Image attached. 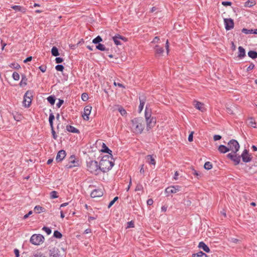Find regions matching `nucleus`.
<instances>
[{
  "label": "nucleus",
  "instance_id": "nucleus-43",
  "mask_svg": "<svg viewBox=\"0 0 257 257\" xmlns=\"http://www.w3.org/2000/svg\"><path fill=\"white\" fill-rule=\"evenodd\" d=\"M12 76L15 80H19L20 79V75L17 72H14Z\"/></svg>",
  "mask_w": 257,
  "mask_h": 257
},
{
  "label": "nucleus",
  "instance_id": "nucleus-3",
  "mask_svg": "<svg viewBox=\"0 0 257 257\" xmlns=\"http://www.w3.org/2000/svg\"><path fill=\"white\" fill-rule=\"evenodd\" d=\"M87 170L92 174L97 175L100 172V167L96 161L90 160L87 162Z\"/></svg>",
  "mask_w": 257,
  "mask_h": 257
},
{
  "label": "nucleus",
  "instance_id": "nucleus-20",
  "mask_svg": "<svg viewBox=\"0 0 257 257\" xmlns=\"http://www.w3.org/2000/svg\"><path fill=\"white\" fill-rule=\"evenodd\" d=\"M198 247L202 249L204 251H205L206 252H209L210 251L209 248L203 241H201L199 242V245H198Z\"/></svg>",
  "mask_w": 257,
  "mask_h": 257
},
{
  "label": "nucleus",
  "instance_id": "nucleus-7",
  "mask_svg": "<svg viewBox=\"0 0 257 257\" xmlns=\"http://www.w3.org/2000/svg\"><path fill=\"white\" fill-rule=\"evenodd\" d=\"M224 22L225 25V28L226 30H230L234 27V22L233 20L230 18L224 19Z\"/></svg>",
  "mask_w": 257,
  "mask_h": 257
},
{
  "label": "nucleus",
  "instance_id": "nucleus-35",
  "mask_svg": "<svg viewBox=\"0 0 257 257\" xmlns=\"http://www.w3.org/2000/svg\"><path fill=\"white\" fill-rule=\"evenodd\" d=\"M254 4H255L254 0H248V1L245 3V6L248 7H251L253 6Z\"/></svg>",
  "mask_w": 257,
  "mask_h": 257
},
{
  "label": "nucleus",
  "instance_id": "nucleus-17",
  "mask_svg": "<svg viewBox=\"0 0 257 257\" xmlns=\"http://www.w3.org/2000/svg\"><path fill=\"white\" fill-rule=\"evenodd\" d=\"M103 195V191L101 189H95L91 193V197L92 198L99 197Z\"/></svg>",
  "mask_w": 257,
  "mask_h": 257
},
{
  "label": "nucleus",
  "instance_id": "nucleus-53",
  "mask_svg": "<svg viewBox=\"0 0 257 257\" xmlns=\"http://www.w3.org/2000/svg\"><path fill=\"white\" fill-rule=\"evenodd\" d=\"M33 257H46L43 255V253L41 252H37L34 255Z\"/></svg>",
  "mask_w": 257,
  "mask_h": 257
},
{
  "label": "nucleus",
  "instance_id": "nucleus-46",
  "mask_svg": "<svg viewBox=\"0 0 257 257\" xmlns=\"http://www.w3.org/2000/svg\"><path fill=\"white\" fill-rule=\"evenodd\" d=\"M118 197H114L113 198V199L112 201H111L110 202V203H109V204L108 205V208H110L113 205V204L114 203V202L118 200Z\"/></svg>",
  "mask_w": 257,
  "mask_h": 257
},
{
  "label": "nucleus",
  "instance_id": "nucleus-5",
  "mask_svg": "<svg viewBox=\"0 0 257 257\" xmlns=\"http://www.w3.org/2000/svg\"><path fill=\"white\" fill-rule=\"evenodd\" d=\"M33 92L31 91L28 90L25 94L23 100V105L26 107H29L32 102V97H33Z\"/></svg>",
  "mask_w": 257,
  "mask_h": 257
},
{
  "label": "nucleus",
  "instance_id": "nucleus-25",
  "mask_svg": "<svg viewBox=\"0 0 257 257\" xmlns=\"http://www.w3.org/2000/svg\"><path fill=\"white\" fill-rule=\"evenodd\" d=\"M218 150L221 153H225L229 151L228 148L222 145L219 146Z\"/></svg>",
  "mask_w": 257,
  "mask_h": 257
},
{
  "label": "nucleus",
  "instance_id": "nucleus-36",
  "mask_svg": "<svg viewBox=\"0 0 257 257\" xmlns=\"http://www.w3.org/2000/svg\"><path fill=\"white\" fill-rule=\"evenodd\" d=\"M48 101L52 105H53L55 102V97L53 96H49L47 98Z\"/></svg>",
  "mask_w": 257,
  "mask_h": 257
},
{
  "label": "nucleus",
  "instance_id": "nucleus-58",
  "mask_svg": "<svg viewBox=\"0 0 257 257\" xmlns=\"http://www.w3.org/2000/svg\"><path fill=\"white\" fill-rule=\"evenodd\" d=\"M222 5L224 6H231V3L230 2H222Z\"/></svg>",
  "mask_w": 257,
  "mask_h": 257
},
{
  "label": "nucleus",
  "instance_id": "nucleus-54",
  "mask_svg": "<svg viewBox=\"0 0 257 257\" xmlns=\"http://www.w3.org/2000/svg\"><path fill=\"white\" fill-rule=\"evenodd\" d=\"M64 103V101L62 99H59V102L57 103V106L59 108Z\"/></svg>",
  "mask_w": 257,
  "mask_h": 257
},
{
  "label": "nucleus",
  "instance_id": "nucleus-40",
  "mask_svg": "<svg viewBox=\"0 0 257 257\" xmlns=\"http://www.w3.org/2000/svg\"><path fill=\"white\" fill-rule=\"evenodd\" d=\"M248 125L250 126L254 127V128L256 127L255 122L254 120L252 118H250V119H249Z\"/></svg>",
  "mask_w": 257,
  "mask_h": 257
},
{
  "label": "nucleus",
  "instance_id": "nucleus-47",
  "mask_svg": "<svg viewBox=\"0 0 257 257\" xmlns=\"http://www.w3.org/2000/svg\"><path fill=\"white\" fill-rule=\"evenodd\" d=\"M55 69L58 71H63L64 66L62 65L59 64L56 66Z\"/></svg>",
  "mask_w": 257,
  "mask_h": 257
},
{
  "label": "nucleus",
  "instance_id": "nucleus-32",
  "mask_svg": "<svg viewBox=\"0 0 257 257\" xmlns=\"http://www.w3.org/2000/svg\"><path fill=\"white\" fill-rule=\"evenodd\" d=\"M248 55L252 59H255L257 58V52L254 51H249L248 52Z\"/></svg>",
  "mask_w": 257,
  "mask_h": 257
},
{
  "label": "nucleus",
  "instance_id": "nucleus-41",
  "mask_svg": "<svg viewBox=\"0 0 257 257\" xmlns=\"http://www.w3.org/2000/svg\"><path fill=\"white\" fill-rule=\"evenodd\" d=\"M54 236L57 238H61L62 236V235L58 230H55L54 232Z\"/></svg>",
  "mask_w": 257,
  "mask_h": 257
},
{
  "label": "nucleus",
  "instance_id": "nucleus-31",
  "mask_svg": "<svg viewBox=\"0 0 257 257\" xmlns=\"http://www.w3.org/2000/svg\"><path fill=\"white\" fill-rule=\"evenodd\" d=\"M207 255L202 251H199L197 253H193L192 257H207Z\"/></svg>",
  "mask_w": 257,
  "mask_h": 257
},
{
  "label": "nucleus",
  "instance_id": "nucleus-63",
  "mask_svg": "<svg viewBox=\"0 0 257 257\" xmlns=\"http://www.w3.org/2000/svg\"><path fill=\"white\" fill-rule=\"evenodd\" d=\"M14 253L16 256V257H19V250L16 248L14 249Z\"/></svg>",
  "mask_w": 257,
  "mask_h": 257
},
{
  "label": "nucleus",
  "instance_id": "nucleus-42",
  "mask_svg": "<svg viewBox=\"0 0 257 257\" xmlns=\"http://www.w3.org/2000/svg\"><path fill=\"white\" fill-rule=\"evenodd\" d=\"M241 32L243 33H244L245 34H252L253 30L252 29L248 30L246 28H243L242 29Z\"/></svg>",
  "mask_w": 257,
  "mask_h": 257
},
{
  "label": "nucleus",
  "instance_id": "nucleus-23",
  "mask_svg": "<svg viewBox=\"0 0 257 257\" xmlns=\"http://www.w3.org/2000/svg\"><path fill=\"white\" fill-rule=\"evenodd\" d=\"M164 52V49L162 47H159L158 45H156L155 47V52L157 56H160Z\"/></svg>",
  "mask_w": 257,
  "mask_h": 257
},
{
  "label": "nucleus",
  "instance_id": "nucleus-29",
  "mask_svg": "<svg viewBox=\"0 0 257 257\" xmlns=\"http://www.w3.org/2000/svg\"><path fill=\"white\" fill-rule=\"evenodd\" d=\"M34 210L37 213H40L45 211V209L44 208L38 205L36 206L34 208Z\"/></svg>",
  "mask_w": 257,
  "mask_h": 257
},
{
  "label": "nucleus",
  "instance_id": "nucleus-64",
  "mask_svg": "<svg viewBox=\"0 0 257 257\" xmlns=\"http://www.w3.org/2000/svg\"><path fill=\"white\" fill-rule=\"evenodd\" d=\"M32 59V57L31 56H30V57H28V58H27L24 61V63H27L28 62H29V61H31Z\"/></svg>",
  "mask_w": 257,
  "mask_h": 257
},
{
  "label": "nucleus",
  "instance_id": "nucleus-34",
  "mask_svg": "<svg viewBox=\"0 0 257 257\" xmlns=\"http://www.w3.org/2000/svg\"><path fill=\"white\" fill-rule=\"evenodd\" d=\"M55 117L53 113H51L50 114L49 118V121L50 123V125L51 126V128H53V120L54 119Z\"/></svg>",
  "mask_w": 257,
  "mask_h": 257
},
{
  "label": "nucleus",
  "instance_id": "nucleus-18",
  "mask_svg": "<svg viewBox=\"0 0 257 257\" xmlns=\"http://www.w3.org/2000/svg\"><path fill=\"white\" fill-rule=\"evenodd\" d=\"M59 250L57 248H53L50 250V257H59Z\"/></svg>",
  "mask_w": 257,
  "mask_h": 257
},
{
  "label": "nucleus",
  "instance_id": "nucleus-4",
  "mask_svg": "<svg viewBox=\"0 0 257 257\" xmlns=\"http://www.w3.org/2000/svg\"><path fill=\"white\" fill-rule=\"evenodd\" d=\"M44 239V237L42 234H34L31 237L30 241L33 244L38 245L42 244Z\"/></svg>",
  "mask_w": 257,
  "mask_h": 257
},
{
  "label": "nucleus",
  "instance_id": "nucleus-30",
  "mask_svg": "<svg viewBox=\"0 0 257 257\" xmlns=\"http://www.w3.org/2000/svg\"><path fill=\"white\" fill-rule=\"evenodd\" d=\"M139 99H140V105L139 106V112L140 113L143 109V108H144V105L145 103V100L141 99V97H139Z\"/></svg>",
  "mask_w": 257,
  "mask_h": 257
},
{
  "label": "nucleus",
  "instance_id": "nucleus-24",
  "mask_svg": "<svg viewBox=\"0 0 257 257\" xmlns=\"http://www.w3.org/2000/svg\"><path fill=\"white\" fill-rule=\"evenodd\" d=\"M101 151L104 153H108L109 156H112L111 154L112 151L108 148L104 143H103L102 144V149Z\"/></svg>",
  "mask_w": 257,
  "mask_h": 257
},
{
  "label": "nucleus",
  "instance_id": "nucleus-45",
  "mask_svg": "<svg viewBox=\"0 0 257 257\" xmlns=\"http://www.w3.org/2000/svg\"><path fill=\"white\" fill-rule=\"evenodd\" d=\"M42 230L45 231L47 234L48 235H49L51 234V229L49 228V227H46V226H44L43 228H42Z\"/></svg>",
  "mask_w": 257,
  "mask_h": 257
},
{
  "label": "nucleus",
  "instance_id": "nucleus-21",
  "mask_svg": "<svg viewBox=\"0 0 257 257\" xmlns=\"http://www.w3.org/2000/svg\"><path fill=\"white\" fill-rule=\"evenodd\" d=\"M145 119H148L149 118H150L152 117V110L150 108L148 105L146 106V109H145Z\"/></svg>",
  "mask_w": 257,
  "mask_h": 257
},
{
  "label": "nucleus",
  "instance_id": "nucleus-61",
  "mask_svg": "<svg viewBox=\"0 0 257 257\" xmlns=\"http://www.w3.org/2000/svg\"><path fill=\"white\" fill-rule=\"evenodd\" d=\"M33 212L32 211H30L28 214H26V215H25L24 216V219H27L30 215H31L32 214Z\"/></svg>",
  "mask_w": 257,
  "mask_h": 257
},
{
  "label": "nucleus",
  "instance_id": "nucleus-15",
  "mask_svg": "<svg viewBox=\"0 0 257 257\" xmlns=\"http://www.w3.org/2000/svg\"><path fill=\"white\" fill-rule=\"evenodd\" d=\"M112 39H113L114 43L116 45H119L121 44L120 43V40H121L123 41H126L125 38H124L119 35H117L114 36V37H112Z\"/></svg>",
  "mask_w": 257,
  "mask_h": 257
},
{
  "label": "nucleus",
  "instance_id": "nucleus-62",
  "mask_svg": "<svg viewBox=\"0 0 257 257\" xmlns=\"http://www.w3.org/2000/svg\"><path fill=\"white\" fill-rule=\"evenodd\" d=\"M153 200L152 199H149L147 200V204L148 205H151L153 204Z\"/></svg>",
  "mask_w": 257,
  "mask_h": 257
},
{
  "label": "nucleus",
  "instance_id": "nucleus-48",
  "mask_svg": "<svg viewBox=\"0 0 257 257\" xmlns=\"http://www.w3.org/2000/svg\"><path fill=\"white\" fill-rule=\"evenodd\" d=\"M81 98L84 101L87 100L88 99V94L86 93H82V94L81 95Z\"/></svg>",
  "mask_w": 257,
  "mask_h": 257
},
{
  "label": "nucleus",
  "instance_id": "nucleus-26",
  "mask_svg": "<svg viewBox=\"0 0 257 257\" xmlns=\"http://www.w3.org/2000/svg\"><path fill=\"white\" fill-rule=\"evenodd\" d=\"M66 130L67 131L71 132V133H79L78 130L74 126L70 125H68L66 126Z\"/></svg>",
  "mask_w": 257,
  "mask_h": 257
},
{
  "label": "nucleus",
  "instance_id": "nucleus-38",
  "mask_svg": "<svg viewBox=\"0 0 257 257\" xmlns=\"http://www.w3.org/2000/svg\"><path fill=\"white\" fill-rule=\"evenodd\" d=\"M204 167L206 170H210L212 168V164L209 162H207L205 163Z\"/></svg>",
  "mask_w": 257,
  "mask_h": 257
},
{
  "label": "nucleus",
  "instance_id": "nucleus-6",
  "mask_svg": "<svg viewBox=\"0 0 257 257\" xmlns=\"http://www.w3.org/2000/svg\"><path fill=\"white\" fill-rule=\"evenodd\" d=\"M228 148L229 151H231L233 153L236 154L239 150V145L236 140H231L228 143Z\"/></svg>",
  "mask_w": 257,
  "mask_h": 257
},
{
  "label": "nucleus",
  "instance_id": "nucleus-55",
  "mask_svg": "<svg viewBox=\"0 0 257 257\" xmlns=\"http://www.w3.org/2000/svg\"><path fill=\"white\" fill-rule=\"evenodd\" d=\"M119 111L122 115H124L126 113V112L125 109L123 108H119Z\"/></svg>",
  "mask_w": 257,
  "mask_h": 257
},
{
  "label": "nucleus",
  "instance_id": "nucleus-10",
  "mask_svg": "<svg viewBox=\"0 0 257 257\" xmlns=\"http://www.w3.org/2000/svg\"><path fill=\"white\" fill-rule=\"evenodd\" d=\"M227 157L232 160L235 163V165H238L240 163V157L237 156L236 154L229 153L227 154Z\"/></svg>",
  "mask_w": 257,
  "mask_h": 257
},
{
  "label": "nucleus",
  "instance_id": "nucleus-14",
  "mask_svg": "<svg viewBox=\"0 0 257 257\" xmlns=\"http://www.w3.org/2000/svg\"><path fill=\"white\" fill-rule=\"evenodd\" d=\"M193 105L196 109L199 110L201 112H204L206 110L204 104L203 103L194 100L193 102Z\"/></svg>",
  "mask_w": 257,
  "mask_h": 257
},
{
  "label": "nucleus",
  "instance_id": "nucleus-51",
  "mask_svg": "<svg viewBox=\"0 0 257 257\" xmlns=\"http://www.w3.org/2000/svg\"><path fill=\"white\" fill-rule=\"evenodd\" d=\"M193 134H194V132H191V133L190 134V135H189V137H188V141L191 142H192L193 141Z\"/></svg>",
  "mask_w": 257,
  "mask_h": 257
},
{
  "label": "nucleus",
  "instance_id": "nucleus-16",
  "mask_svg": "<svg viewBox=\"0 0 257 257\" xmlns=\"http://www.w3.org/2000/svg\"><path fill=\"white\" fill-rule=\"evenodd\" d=\"M66 156V152L64 150H60L57 153L56 160L57 162H61Z\"/></svg>",
  "mask_w": 257,
  "mask_h": 257
},
{
  "label": "nucleus",
  "instance_id": "nucleus-59",
  "mask_svg": "<svg viewBox=\"0 0 257 257\" xmlns=\"http://www.w3.org/2000/svg\"><path fill=\"white\" fill-rule=\"evenodd\" d=\"M11 67L16 69L20 68V66L18 64L15 63L12 64Z\"/></svg>",
  "mask_w": 257,
  "mask_h": 257
},
{
  "label": "nucleus",
  "instance_id": "nucleus-1",
  "mask_svg": "<svg viewBox=\"0 0 257 257\" xmlns=\"http://www.w3.org/2000/svg\"><path fill=\"white\" fill-rule=\"evenodd\" d=\"M112 160V156H109V155L104 156L99 163L100 171L103 172H106L110 170L114 165Z\"/></svg>",
  "mask_w": 257,
  "mask_h": 257
},
{
  "label": "nucleus",
  "instance_id": "nucleus-60",
  "mask_svg": "<svg viewBox=\"0 0 257 257\" xmlns=\"http://www.w3.org/2000/svg\"><path fill=\"white\" fill-rule=\"evenodd\" d=\"M39 68L42 72H45L46 70V67L44 66H41Z\"/></svg>",
  "mask_w": 257,
  "mask_h": 257
},
{
  "label": "nucleus",
  "instance_id": "nucleus-28",
  "mask_svg": "<svg viewBox=\"0 0 257 257\" xmlns=\"http://www.w3.org/2000/svg\"><path fill=\"white\" fill-rule=\"evenodd\" d=\"M27 84V78L25 75H22V79L20 83V86L21 87L26 86Z\"/></svg>",
  "mask_w": 257,
  "mask_h": 257
},
{
  "label": "nucleus",
  "instance_id": "nucleus-27",
  "mask_svg": "<svg viewBox=\"0 0 257 257\" xmlns=\"http://www.w3.org/2000/svg\"><path fill=\"white\" fill-rule=\"evenodd\" d=\"M146 159L148 160V162L150 164H152L153 165H155L156 164V161L155 159L153 157L152 155H148L146 156Z\"/></svg>",
  "mask_w": 257,
  "mask_h": 257
},
{
  "label": "nucleus",
  "instance_id": "nucleus-8",
  "mask_svg": "<svg viewBox=\"0 0 257 257\" xmlns=\"http://www.w3.org/2000/svg\"><path fill=\"white\" fill-rule=\"evenodd\" d=\"M181 188L180 186L178 185L170 186L167 188L165 191L168 194L176 193L180 191Z\"/></svg>",
  "mask_w": 257,
  "mask_h": 257
},
{
  "label": "nucleus",
  "instance_id": "nucleus-22",
  "mask_svg": "<svg viewBox=\"0 0 257 257\" xmlns=\"http://www.w3.org/2000/svg\"><path fill=\"white\" fill-rule=\"evenodd\" d=\"M11 8L15 10L16 12H21L23 13H25L26 12V9L20 6H13L11 7Z\"/></svg>",
  "mask_w": 257,
  "mask_h": 257
},
{
  "label": "nucleus",
  "instance_id": "nucleus-56",
  "mask_svg": "<svg viewBox=\"0 0 257 257\" xmlns=\"http://www.w3.org/2000/svg\"><path fill=\"white\" fill-rule=\"evenodd\" d=\"M221 137L220 135H214L213 137V139L214 141L219 140L221 139Z\"/></svg>",
  "mask_w": 257,
  "mask_h": 257
},
{
  "label": "nucleus",
  "instance_id": "nucleus-39",
  "mask_svg": "<svg viewBox=\"0 0 257 257\" xmlns=\"http://www.w3.org/2000/svg\"><path fill=\"white\" fill-rule=\"evenodd\" d=\"M96 49H97L98 50H100V51H104L106 50V48H105L104 45L103 44H101L100 43H99L96 46Z\"/></svg>",
  "mask_w": 257,
  "mask_h": 257
},
{
  "label": "nucleus",
  "instance_id": "nucleus-37",
  "mask_svg": "<svg viewBox=\"0 0 257 257\" xmlns=\"http://www.w3.org/2000/svg\"><path fill=\"white\" fill-rule=\"evenodd\" d=\"M102 41V39L101 38V37L99 36H98L97 37H96L95 38H94L92 42L94 44H99Z\"/></svg>",
  "mask_w": 257,
  "mask_h": 257
},
{
  "label": "nucleus",
  "instance_id": "nucleus-33",
  "mask_svg": "<svg viewBox=\"0 0 257 257\" xmlns=\"http://www.w3.org/2000/svg\"><path fill=\"white\" fill-rule=\"evenodd\" d=\"M52 55L54 56H58L59 55V53L57 48L55 46L53 47L51 49Z\"/></svg>",
  "mask_w": 257,
  "mask_h": 257
},
{
  "label": "nucleus",
  "instance_id": "nucleus-13",
  "mask_svg": "<svg viewBox=\"0 0 257 257\" xmlns=\"http://www.w3.org/2000/svg\"><path fill=\"white\" fill-rule=\"evenodd\" d=\"M147 129L149 130L154 127L156 124V120L154 117H152L148 119H146Z\"/></svg>",
  "mask_w": 257,
  "mask_h": 257
},
{
  "label": "nucleus",
  "instance_id": "nucleus-19",
  "mask_svg": "<svg viewBox=\"0 0 257 257\" xmlns=\"http://www.w3.org/2000/svg\"><path fill=\"white\" fill-rule=\"evenodd\" d=\"M238 52L237 57L239 59H242L245 56V49L241 46H239L238 48Z\"/></svg>",
  "mask_w": 257,
  "mask_h": 257
},
{
  "label": "nucleus",
  "instance_id": "nucleus-50",
  "mask_svg": "<svg viewBox=\"0 0 257 257\" xmlns=\"http://www.w3.org/2000/svg\"><path fill=\"white\" fill-rule=\"evenodd\" d=\"M55 61L56 63H61L63 61V59L61 57H57L55 59Z\"/></svg>",
  "mask_w": 257,
  "mask_h": 257
},
{
  "label": "nucleus",
  "instance_id": "nucleus-2",
  "mask_svg": "<svg viewBox=\"0 0 257 257\" xmlns=\"http://www.w3.org/2000/svg\"><path fill=\"white\" fill-rule=\"evenodd\" d=\"M132 125L131 126L132 131L135 134H141L144 128V121L142 118L138 117L132 119Z\"/></svg>",
  "mask_w": 257,
  "mask_h": 257
},
{
  "label": "nucleus",
  "instance_id": "nucleus-12",
  "mask_svg": "<svg viewBox=\"0 0 257 257\" xmlns=\"http://www.w3.org/2000/svg\"><path fill=\"white\" fill-rule=\"evenodd\" d=\"M241 157L242 161L244 162L247 163L251 160L250 155L248 154V152L247 150H244L241 154Z\"/></svg>",
  "mask_w": 257,
  "mask_h": 257
},
{
  "label": "nucleus",
  "instance_id": "nucleus-9",
  "mask_svg": "<svg viewBox=\"0 0 257 257\" xmlns=\"http://www.w3.org/2000/svg\"><path fill=\"white\" fill-rule=\"evenodd\" d=\"M92 107L90 105L86 106L84 108V112L82 117L84 120H88L89 118V115L91 112Z\"/></svg>",
  "mask_w": 257,
  "mask_h": 257
},
{
  "label": "nucleus",
  "instance_id": "nucleus-49",
  "mask_svg": "<svg viewBox=\"0 0 257 257\" xmlns=\"http://www.w3.org/2000/svg\"><path fill=\"white\" fill-rule=\"evenodd\" d=\"M254 68V65L253 63H251L249 65V66L247 68L246 70L247 71H249L251 70H252Z\"/></svg>",
  "mask_w": 257,
  "mask_h": 257
},
{
  "label": "nucleus",
  "instance_id": "nucleus-57",
  "mask_svg": "<svg viewBox=\"0 0 257 257\" xmlns=\"http://www.w3.org/2000/svg\"><path fill=\"white\" fill-rule=\"evenodd\" d=\"M51 131H52V134L53 138L56 140L57 139V136H56V133L54 131V127H53V128H51Z\"/></svg>",
  "mask_w": 257,
  "mask_h": 257
},
{
  "label": "nucleus",
  "instance_id": "nucleus-44",
  "mask_svg": "<svg viewBox=\"0 0 257 257\" xmlns=\"http://www.w3.org/2000/svg\"><path fill=\"white\" fill-rule=\"evenodd\" d=\"M50 197L52 199L58 198L57 192L55 191H53L50 193Z\"/></svg>",
  "mask_w": 257,
  "mask_h": 257
},
{
  "label": "nucleus",
  "instance_id": "nucleus-52",
  "mask_svg": "<svg viewBox=\"0 0 257 257\" xmlns=\"http://www.w3.org/2000/svg\"><path fill=\"white\" fill-rule=\"evenodd\" d=\"M143 187L141 184H138L136 187V191H141L143 189Z\"/></svg>",
  "mask_w": 257,
  "mask_h": 257
},
{
  "label": "nucleus",
  "instance_id": "nucleus-11",
  "mask_svg": "<svg viewBox=\"0 0 257 257\" xmlns=\"http://www.w3.org/2000/svg\"><path fill=\"white\" fill-rule=\"evenodd\" d=\"M78 161H75V156H71L69 158V164H68L66 166L68 168H71L73 167L78 166Z\"/></svg>",
  "mask_w": 257,
  "mask_h": 257
}]
</instances>
